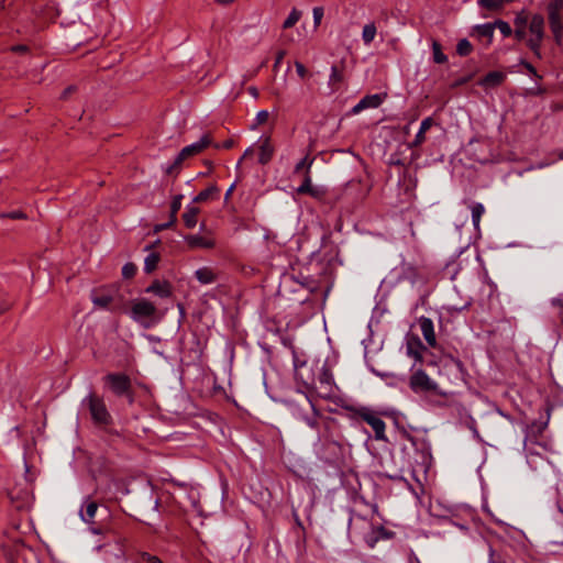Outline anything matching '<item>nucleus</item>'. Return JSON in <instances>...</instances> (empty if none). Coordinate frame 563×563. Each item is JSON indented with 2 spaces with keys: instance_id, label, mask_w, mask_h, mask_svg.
<instances>
[{
  "instance_id": "nucleus-1",
  "label": "nucleus",
  "mask_w": 563,
  "mask_h": 563,
  "mask_svg": "<svg viewBox=\"0 0 563 563\" xmlns=\"http://www.w3.org/2000/svg\"><path fill=\"white\" fill-rule=\"evenodd\" d=\"M332 273L330 260L324 262L312 254L308 263L292 268L291 278L307 288L314 300L324 301L332 286Z\"/></svg>"
},
{
  "instance_id": "nucleus-2",
  "label": "nucleus",
  "mask_w": 563,
  "mask_h": 563,
  "mask_svg": "<svg viewBox=\"0 0 563 563\" xmlns=\"http://www.w3.org/2000/svg\"><path fill=\"white\" fill-rule=\"evenodd\" d=\"M81 519L89 525L93 534H113L117 538V523L106 505H100L88 497L85 507L80 509Z\"/></svg>"
},
{
  "instance_id": "nucleus-3",
  "label": "nucleus",
  "mask_w": 563,
  "mask_h": 563,
  "mask_svg": "<svg viewBox=\"0 0 563 563\" xmlns=\"http://www.w3.org/2000/svg\"><path fill=\"white\" fill-rule=\"evenodd\" d=\"M338 426V422L334 418L327 417L323 422V443L319 454L320 460L324 463L334 465L338 464L340 460L343 457V446L342 444L332 439L331 431L333 428Z\"/></svg>"
},
{
  "instance_id": "nucleus-4",
  "label": "nucleus",
  "mask_w": 563,
  "mask_h": 563,
  "mask_svg": "<svg viewBox=\"0 0 563 563\" xmlns=\"http://www.w3.org/2000/svg\"><path fill=\"white\" fill-rule=\"evenodd\" d=\"M104 385L118 398H125L129 405L135 402V391L131 377L125 373H109L103 377Z\"/></svg>"
},
{
  "instance_id": "nucleus-5",
  "label": "nucleus",
  "mask_w": 563,
  "mask_h": 563,
  "mask_svg": "<svg viewBox=\"0 0 563 563\" xmlns=\"http://www.w3.org/2000/svg\"><path fill=\"white\" fill-rule=\"evenodd\" d=\"M131 303L129 310L131 318L143 328L148 329L159 320V317L156 316L157 308L152 301L141 298L131 301Z\"/></svg>"
},
{
  "instance_id": "nucleus-6",
  "label": "nucleus",
  "mask_w": 563,
  "mask_h": 563,
  "mask_svg": "<svg viewBox=\"0 0 563 563\" xmlns=\"http://www.w3.org/2000/svg\"><path fill=\"white\" fill-rule=\"evenodd\" d=\"M317 369H319V361L309 363L307 361H302L298 363L295 362V378L299 385H301L307 395L312 396L316 389V374Z\"/></svg>"
},
{
  "instance_id": "nucleus-7",
  "label": "nucleus",
  "mask_w": 563,
  "mask_h": 563,
  "mask_svg": "<svg viewBox=\"0 0 563 563\" xmlns=\"http://www.w3.org/2000/svg\"><path fill=\"white\" fill-rule=\"evenodd\" d=\"M88 409L91 415L92 422L98 426H109L112 423V417L101 397L96 393H90L87 397Z\"/></svg>"
},
{
  "instance_id": "nucleus-8",
  "label": "nucleus",
  "mask_w": 563,
  "mask_h": 563,
  "mask_svg": "<svg viewBox=\"0 0 563 563\" xmlns=\"http://www.w3.org/2000/svg\"><path fill=\"white\" fill-rule=\"evenodd\" d=\"M550 417V408L547 409V419L544 421L534 420L525 429L523 448H533L542 442H549L544 439L543 432L548 428Z\"/></svg>"
},
{
  "instance_id": "nucleus-9",
  "label": "nucleus",
  "mask_w": 563,
  "mask_h": 563,
  "mask_svg": "<svg viewBox=\"0 0 563 563\" xmlns=\"http://www.w3.org/2000/svg\"><path fill=\"white\" fill-rule=\"evenodd\" d=\"M529 31L531 33V37L528 40L527 45L533 54L540 58L541 43L544 37V18L541 14L532 15L529 23Z\"/></svg>"
},
{
  "instance_id": "nucleus-10",
  "label": "nucleus",
  "mask_w": 563,
  "mask_h": 563,
  "mask_svg": "<svg viewBox=\"0 0 563 563\" xmlns=\"http://www.w3.org/2000/svg\"><path fill=\"white\" fill-rule=\"evenodd\" d=\"M345 408L347 410L353 411L363 421H365L367 424H369L373 428V430L375 432L376 440H386L385 422L379 417L375 416L371 409H368L367 407H361L358 409H355L352 406H347Z\"/></svg>"
},
{
  "instance_id": "nucleus-11",
  "label": "nucleus",
  "mask_w": 563,
  "mask_h": 563,
  "mask_svg": "<svg viewBox=\"0 0 563 563\" xmlns=\"http://www.w3.org/2000/svg\"><path fill=\"white\" fill-rule=\"evenodd\" d=\"M407 354L415 358L416 362L423 364L426 355L432 356V353L423 345L420 338L416 334L408 333L406 335Z\"/></svg>"
},
{
  "instance_id": "nucleus-12",
  "label": "nucleus",
  "mask_w": 563,
  "mask_h": 563,
  "mask_svg": "<svg viewBox=\"0 0 563 563\" xmlns=\"http://www.w3.org/2000/svg\"><path fill=\"white\" fill-rule=\"evenodd\" d=\"M409 386L415 393L435 391L438 389V385L422 369H418L410 376Z\"/></svg>"
},
{
  "instance_id": "nucleus-13",
  "label": "nucleus",
  "mask_w": 563,
  "mask_h": 563,
  "mask_svg": "<svg viewBox=\"0 0 563 563\" xmlns=\"http://www.w3.org/2000/svg\"><path fill=\"white\" fill-rule=\"evenodd\" d=\"M526 459L530 467L537 468L539 462L544 460V453H553L551 442H542L540 445H533V448H523Z\"/></svg>"
},
{
  "instance_id": "nucleus-14",
  "label": "nucleus",
  "mask_w": 563,
  "mask_h": 563,
  "mask_svg": "<svg viewBox=\"0 0 563 563\" xmlns=\"http://www.w3.org/2000/svg\"><path fill=\"white\" fill-rule=\"evenodd\" d=\"M91 300L95 306L112 312L113 298H112L111 285H104V286L95 288L91 291Z\"/></svg>"
},
{
  "instance_id": "nucleus-15",
  "label": "nucleus",
  "mask_w": 563,
  "mask_h": 563,
  "mask_svg": "<svg viewBox=\"0 0 563 563\" xmlns=\"http://www.w3.org/2000/svg\"><path fill=\"white\" fill-rule=\"evenodd\" d=\"M563 4L562 0H555L554 2H551L549 4V23L551 31L556 40V42H560L561 40V32H562V21H561V14L560 10Z\"/></svg>"
},
{
  "instance_id": "nucleus-16",
  "label": "nucleus",
  "mask_w": 563,
  "mask_h": 563,
  "mask_svg": "<svg viewBox=\"0 0 563 563\" xmlns=\"http://www.w3.org/2000/svg\"><path fill=\"white\" fill-rule=\"evenodd\" d=\"M212 145L211 133H205L200 140L194 144L185 146L179 153L186 158L194 157L202 153L207 147Z\"/></svg>"
},
{
  "instance_id": "nucleus-17",
  "label": "nucleus",
  "mask_w": 563,
  "mask_h": 563,
  "mask_svg": "<svg viewBox=\"0 0 563 563\" xmlns=\"http://www.w3.org/2000/svg\"><path fill=\"white\" fill-rule=\"evenodd\" d=\"M388 97V93L387 92H380V93H375V95H366L365 97H363L360 102L357 104H355L352 110H351V113L352 114H357L360 113L361 111L367 109V108H378L384 101L385 99Z\"/></svg>"
},
{
  "instance_id": "nucleus-18",
  "label": "nucleus",
  "mask_w": 563,
  "mask_h": 563,
  "mask_svg": "<svg viewBox=\"0 0 563 563\" xmlns=\"http://www.w3.org/2000/svg\"><path fill=\"white\" fill-rule=\"evenodd\" d=\"M121 285L119 283L111 284L112 291V312L113 313H128L130 301L125 299L124 295L120 292Z\"/></svg>"
},
{
  "instance_id": "nucleus-19",
  "label": "nucleus",
  "mask_w": 563,
  "mask_h": 563,
  "mask_svg": "<svg viewBox=\"0 0 563 563\" xmlns=\"http://www.w3.org/2000/svg\"><path fill=\"white\" fill-rule=\"evenodd\" d=\"M173 285L169 280L154 279L151 285L145 289L147 294H154L159 298H169L173 296Z\"/></svg>"
},
{
  "instance_id": "nucleus-20",
  "label": "nucleus",
  "mask_w": 563,
  "mask_h": 563,
  "mask_svg": "<svg viewBox=\"0 0 563 563\" xmlns=\"http://www.w3.org/2000/svg\"><path fill=\"white\" fill-rule=\"evenodd\" d=\"M345 65L344 60H340V63L332 65L331 67V75L329 78V85L332 88L333 91H338L345 79Z\"/></svg>"
},
{
  "instance_id": "nucleus-21",
  "label": "nucleus",
  "mask_w": 563,
  "mask_h": 563,
  "mask_svg": "<svg viewBox=\"0 0 563 563\" xmlns=\"http://www.w3.org/2000/svg\"><path fill=\"white\" fill-rule=\"evenodd\" d=\"M406 440L410 441L415 450L421 455V462L429 463L432 459L431 449L429 443L423 439H418L409 433V438Z\"/></svg>"
},
{
  "instance_id": "nucleus-22",
  "label": "nucleus",
  "mask_w": 563,
  "mask_h": 563,
  "mask_svg": "<svg viewBox=\"0 0 563 563\" xmlns=\"http://www.w3.org/2000/svg\"><path fill=\"white\" fill-rule=\"evenodd\" d=\"M394 532L386 529L384 526H378L372 529V531L365 537V542L369 548H374L380 539H390L394 537Z\"/></svg>"
},
{
  "instance_id": "nucleus-23",
  "label": "nucleus",
  "mask_w": 563,
  "mask_h": 563,
  "mask_svg": "<svg viewBox=\"0 0 563 563\" xmlns=\"http://www.w3.org/2000/svg\"><path fill=\"white\" fill-rule=\"evenodd\" d=\"M419 323H420L422 335H423L424 340L431 347L435 349L438 343H437V338H435L432 320L427 317H421L419 319Z\"/></svg>"
},
{
  "instance_id": "nucleus-24",
  "label": "nucleus",
  "mask_w": 563,
  "mask_h": 563,
  "mask_svg": "<svg viewBox=\"0 0 563 563\" xmlns=\"http://www.w3.org/2000/svg\"><path fill=\"white\" fill-rule=\"evenodd\" d=\"M184 239L190 250L213 249L216 246L214 240L206 239L201 235L187 234Z\"/></svg>"
},
{
  "instance_id": "nucleus-25",
  "label": "nucleus",
  "mask_w": 563,
  "mask_h": 563,
  "mask_svg": "<svg viewBox=\"0 0 563 563\" xmlns=\"http://www.w3.org/2000/svg\"><path fill=\"white\" fill-rule=\"evenodd\" d=\"M470 35L472 37H476L478 41L485 37V44L488 45L493 40V22H487L485 24H478L473 26Z\"/></svg>"
},
{
  "instance_id": "nucleus-26",
  "label": "nucleus",
  "mask_w": 563,
  "mask_h": 563,
  "mask_svg": "<svg viewBox=\"0 0 563 563\" xmlns=\"http://www.w3.org/2000/svg\"><path fill=\"white\" fill-rule=\"evenodd\" d=\"M271 141V136H265L262 145L260 146L258 163L263 166L267 165L272 161L275 152Z\"/></svg>"
},
{
  "instance_id": "nucleus-27",
  "label": "nucleus",
  "mask_w": 563,
  "mask_h": 563,
  "mask_svg": "<svg viewBox=\"0 0 563 563\" xmlns=\"http://www.w3.org/2000/svg\"><path fill=\"white\" fill-rule=\"evenodd\" d=\"M200 208L195 206H188L187 210L183 213L181 218L184 224L187 229H192L196 227L198 222V214L200 213Z\"/></svg>"
},
{
  "instance_id": "nucleus-28",
  "label": "nucleus",
  "mask_w": 563,
  "mask_h": 563,
  "mask_svg": "<svg viewBox=\"0 0 563 563\" xmlns=\"http://www.w3.org/2000/svg\"><path fill=\"white\" fill-rule=\"evenodd\" d=\"M220 189L216 184H211L206 189L201 190L196 197H194V203H202L208 201L209 199H214L219 194Z\"/></svg>"
},
{
  "instance_id": "nucleus-29",
  "label": "nucleus",
  "mask_w": 563,
  "mask_h": 563,
  "mask_svg": "<svg viewBox=\"0 0 563 563\" xmlns=\"http://www.w3.org/2000/svg\"><path fill=\"white\" fill-rule=\"evenodd\" d=\"M195 276L201 284H211L218 278L217 274L210 267H201L197 269Z\"/></svg>"
},
{
  "instance_id": "nucleus-30",
  "label": "nucleus",
  "mask_w": 563,
  "mask_h": 563,
  "mask_svg": "<svg viewBox=\"0 0 563 563\" xmlns=\"http://www.w3.org/2000/svg\"><path fill=\"white\" fill-rule=\"evenodd\" d=\"M317 373H319L318 379H319L320 384H322V385L325 384L329 386H331L333 384L332 372H331V368L327 365V363H323V364L319 363V369H317Z\"/></svg>"
},
{
  "instance_id": "nucleus-31",
  "label": "nucleus",
  "mask_w": 563,
  "mask_h": 563,
  "mask_svg": "<svg viewBox=\"0 0 563 563\" xmlns=\"http://www.w3.org/2000/svg\"><path fill=\"white\" fill-rule=\"evenodd\" d=\"M310 167H311V162L308 163L307 170L305 172L303 180H302L301 185L296 190L298 195H308L314 187L311 184Z\"/></svg>"
},
{
  "instance_id": "nucleus-32",
  "label": "nucleus",
  "mask_w": 563,
  "mask_h": 563,
  "mask_svg": "<svg viewBox=\"0 0 563 563\" xmlns=\"http://www.w3.org/2000/svg\"><path fill=\"white\" fill-rule=\"evenodd\" d=\"M161 261V254L157 252L150 253L144 263V272L146 274H152L154 271H156L157 265Z\"/></svg>"
},
{
  "instance_id": "nucleus-33",
  "label": "nucleus",
  "mask_w": 563,
  "mask_h": 563,
  "mask_svg": "<svg viewBox=\"0 0 563 563\" xmlns=\"http://www.w3.org/2000/svg\"><path fill=\"white\" fill-rule=\"evenodd\" d=\"M185 161L186 158L180 153H178L173 164L166 168V174L174 175L175 177H177L181 170V166Z\"/></svg>"
},
{
  "instance_id": "nucleus-34",
  "label": "nucleus",
  "mask_w": 563,
  "mask_h": 563,
  "mask_svg": "<svg viewBox=\"0 0 563 563\" xmlns=\"http://www.w3.org/2000/svg\"><path fill=\"white\" fill-rule=\"evenodd\" d=\"M473 52V45L467 38H462L457 42L456 53L462 57L468 56Z\"/></svg>"
},
{
  "instance_id": "nucleus-35",
  "label": "nucleus",
  "mask_w": 563,
  "mask_h": 563,
  "mask_svg": "<svg viewBox=\"0 0 563 563\" xmlns=\"http://www.w3.org/2000/svg\"><path fill=\"white\" fill-rule=\"evenodd\" d=\"M432 49L434 63L443 64L448 60V56L442 52V46L438 41H433Z\"/></svg>"
},
{
  "instance_id": "nucleus-36",
  "label": "nucleus",
  "mask_w": 563,
  "mask_h": 563,
  "mask_svg": "<svg viewBox=\"0 0 563 563\" xmlns=\"http://www.w3.org/2000/svg\"><path fill=\"white\" fill-rule=\"evenodd\" d=\"M375 35H376V26L373 22L369 24H366L363 27L362 37L366 44H369L374 40Z\"/></svg>"
},
{
  "instance_id": "nucleus-37",
  "label": "nucleus",
  "mask_w": 563,
  "mask_h": 563,
  "mask_svg": "<svg viewBox=\"0 0 563 563\" xmlns=\"http://www.w3.org/2000/svg\"><path fill=\"white\" fill-rule=\"evenodd\" d=\"M300 16H301V12L299 10H297L296 8H294L291 10V12L289 13L288 18L284 21L283 29L286 30V29L292 27L298 22Z\"/></svg>"
},
{
  "instance_id": "nucleus-38",
  "label": "nucleus",
  "mask_w": 563,
  "mask_h": 563,
  "mask_svg": "<svg viewBox=\"0 0 563 563\" xmlns=\"http://www.w3.org/2000/svg\"><path fill=\"white\" fill-rule=\"evenodd\" d=\"M484 213V206L482 203H474L472 206V221L475 228H478L479 220Z\"/></svg>"
},
{
  "instance_id": "nucleus-39",
  "label": "nucleus",
  "mask_w": 563,
  "mask_h": 563,
  "mask_svg": "<svg viewBox=\"0 0 563 563\" xmlns=\"http://www.w3.org/2000/svg\"><path fill=\"white\" fill-rule=\"evenodd\" d=\"M1 219H10V220H26L27 214L22 210H14L9 212L0 213Z\"/></svg>"
},
{
  "instance_id": "nucleus-40",
  "label": "nucleus",
  "mask_w": 563,
  "mask_h": 563,
  "mask_svg": "<svg viewBox=\"0 0 563 563\" xmlns=\"http://www.w3.org/2000/svg\"><path fill=\"white\" fill-rule=\"evenodd\" d=\"M137 272V267L134 263L128 262L122 267V276L125 279H132Z\"/></svg>"
},
{
  "instance_id": "nucleus-41",
  "label": "nucleus",
  "mask_w": 563,
  "mask_h": 563,
  "mask_svg": "<svg viewBox=\"0 0 563 563\" xmlns=\"http://www.w3.org/2000/svg\"><path fill=\"white\" fill-rule=\"evenodd\" d=\"M328 195V190L323 187H313L312 190L308 194V196L312 197L313 199L323 202L325 200V197Z\"/></svg>"
},
{
  "instance_id": "nucleus-42",
  "label": "nucleus",
  "mask_w": 563,
  "mask_h": 563,
  "mask_svg": "<svg viewBox=\"0 0 563 563\" xmlns=\"http://www.w3.org/2000/svg\"><path fill=\"white\" fill-rule=\"evenodd\" d=\"M495 29H498L504 37L509 36L512 33L511 26L509 23L503 20H495Z\"/></svg>"
},
{
  "instance_id": "nucleus-43",
  "label": "nucleus",
  "mask_w": 563,
  "mask_h": 563,
  "mask_svg": "<svg viewBox=\"0 0 563 563\" xmlns=\"http://www.w3.org/2000/svg\"><path fill=\"white\" fill-rule=\"evenodd\" d=\"M141 498H142V501L144 504H146L147 506L155 505V507H157V505H158V499L154 498V494L151 489L144 490L141 495Z\"/></svg>"
},
{
  "instance_id": "nucleus-44",
  "label": "nucleus",
  "mask_w": 563,
  "mask_h": 563,
  "mask_svg": "<svg viewBox=\"0 0 563 563\" xmlns=\"http://www.w3.org/2000/svg\"><path fill=\"white\" fill-rule=\"evenodd\" d=\"M78 91V86L77 85H69L68 87H66L63 92L60 93V97L59 99L60 100H68L70 98L71 95L76 93Z\"/></svg>"
},
{
  "instance_id": "nucleus-45",
  "label": "nucleus",
  "mask_w": 563,
  "mask_h": 563,
  "mask_svg": "<svg viewBox=\"0 0 563 563\" xmlns=\"http://www.w3.org/2000/svg\"><path fill=\"white\" fill-rule=\"evenodd\" d=\"M183 198H184V196L181 194L175 195L172 199L169 211L178 213V211L181 208Z\"/></svg>"
},
{
  "instance_id": "nucleus-46",
  "label": "nucleus",
  "mask_w": 563,
  "mask_h": 563,
  "mask_svg": "<svg viewBox=\"0 0 563 563\" xmlns=\"http://www.w3.org/2000/svg\"><path fill=\"white\" fill-rule=\"evenodd\" d=\"M426 141V132L419 129L415 140L408 145L410 148L418 147Z\"/></svg>"
},
{
  "instance_id": "nucleus-47",
  "label": "nucleus",
  "mask_w": 563,
  "mask_h": 563,
  "mask_svg": "<svg viewBox=\"0 0 563 563\" xmlns=\"http://www.w3.org/2000/svg\"><path fill=\"white\" fill-rule=\"evenodd\" d=\"M140 556L141 560L145 563H163V561L157 555H153L148 552H142Z\"/></svg>"
},
{
  "instance_id": "nucleus-48",
  "label": "nucleus",
  "mask_w": 563,
  "mask_h": 563,
  "mask_svg": "<svg viewBox=\"0 0 563 563\" xmlns=\"http://www.w3.org/2000/svg\"><path fill=\"white\" fill-rule=\"evenodd\" d=\"M477 85L484 86L486 89L493 88V70H489Z\"/></svg>"
},
{
  "instance_id": "nucleus-49",
  "label": "nucleus",
  "mask_w": 563,
  "mask_h": 563,
  "mask_svg": "<svg viewBox=\"0 0 563 563\" xmlns=\"http://www.w3.org/2000/svg\"><path fill=\"white\" fill-rule=\"evenodd\" d=\"M269 118V113L266 110H262L256 115V123L252 126V129H255L260 124H264L267 122Z\"/></svg>"
},
{
  "instance_id": "nucleus-50",
  "label": "nucleus",
  "mask_w": 563,
  "mask_h": 563,
  "mask_svg": "<svg viewBox=\"0 0 563 563\" xmlns=\"http://www.w3.org/2000/svg\"><path fill=\"white\" fill-rule=\"evenodd\" d=\"M323 13L324 11L322 7L313 8V22L316 27L320 25L321 20L323 18Z\"/></svg>"
},
{
  "instance_id": "nucleus-51",
  "label": "nucleus",
  "mask_w": 563,
  "mask_h": 563,
  "mask_svg": "<svg viewBox=\"0 0 563 563\" xmlns=\"http://www.w3.org/2000/svg\"><path fill=\"white\" fill-rule=\"evenodd\" d=\"M473 76V74H468L466 76L457 78L454 82L451 84V88H457L463 85H466L468 81L472 80Z\"/></svg>"
},
{
  "instance_id": "nucleus-52",
  "label": "nucleus",
  "mask_w": 563,
  "mask_h": 563,
  "mask_svg": "<svg viewBox=\"0 0 563 563\" xmlns=\"http://www.w3.org/2000/svg\"><path fill=\"white\" fill-rule=\"evenodd\" d=\"M389 165H393V166H400V167H405L406 166V163L402 158H400L399 154L398 153H395L390 156V159L388 162Z\"/></svg>"
},
{
  "instance_id": "nucleus-53",
  "label": "nucleus",
  "mask_w": 563,
  "mask_h": 563,
  "mask_svg": "<svg viewBox=\"0 0 563 563\" xmlns=\"http://www.w3.org/2000/svg\"><path fill=\"white\" fill-rule=\"evenodd\" d=\"M309 162H313V158H309V155H306L297 165L295 166V172L298 173L301 169L307 170V166Z\"/></svg>"
},
{
  "instance_id": "nucleus-54",
  "label": "nucleus",
  "mask_w": 563,
  "mask_h": 563,
  "mask_svg": "<svg viewBox=\"0 0 563 563\" xmlns=\"http://www.w3.org/2000/svg\"><path fill=\"white\" fill-rule=\"evenodd\" d=\"M235 142L233 139H228L225 140L222 144H219V143H213L212 142V145L214 148H225V150H230L234 146Z\"/></svg>"
},
{
  "instance_id": "nucleus-55",
  "label": "nucleus",
  "mask_w": 563,
  "mask_h": 563,
  "mask_svg": "<svg viewBox=\"0 0 563 563\" xmlns=\"http://www.w3.org/2000/svg\"><path fill=\"white\" fill-rule=\"evenodd\" d=\"M551 306L559 309V316L563 319V299L561 298H552Z\"/></svg>"
},
{
  "instance_id": "nucleus-56",
  "label": "nucleus",
  "mask_w": 563,
  "mask_h": 563,
  "mask_svg": "<svg viewBox=\"0 0 563 563\" xmlns=\"http://www.w3.org/2000/svg\"><path fill=\"white\" fill-rule=\"evenodd\" d=\"M10 49H11V52L16 53V54H26L30 52V47L25 44L13 45V46H11Z\"/></svg>"
},
{
  "instance_id": "nucleus-57",
  "label": "nucleus",
  "mask_w": 563,
  "mask_h": 563,
  "mask_svg": "<svg viewBox=\"0 0 563 563\" xmlns=\"http://www.w3.org/2000/svg\"><path fill=\"white\" fill-rule=\"evenodd\" d=\"M311 407H312V410H313V412H314V416H316V417H313V418H311V419H307V423H308L310 427H312V428H318L319 422H318L317 417H319V416H320V412H319V410L316 408V406H314L313 404H311Z\"/></svg>"
},
{
  "instance_id": "nucleus-58",
  "label": "nucleus",
  "mask_w": 563,
  "mask_h": 563,
  "mask_svg": "<svg viewBox=\"0 0 563 563\" xmlns=\"http://www.w3.org/2000/svg\"><path fill=\"white\" fill-rule=\"evenodd\" d=\"M515 25H516V30H515V36L520 41L522 38H525L526 36V29L525 27H521L519 25V19H516L515 21Z\"/></svg>"
},
{
  "instance_id": "nucleus-59",
  "label": "nucleus",
  "mask_w": 563,
  "mask_h": 563,
  "mask_svg": "<svg viewBox=\"0 0 563 563\" xmlns=\"http://www.w3.org/2000/svg\"><path fill=\"white\" fill-rule=\"evenodd\" d=\"M395 427L404 439L409 438V431L401 424L397 418L394 420Z\"/></svg>"
},
{
  "instance_id": "nucleus-60",
  "label": "nucleus",
  "mask_w": 563,
  "mask_h": 563,
  "mask_svg": "<svg viewBox=\"0 0 563 563\" xmlns=\"http://www.w3.org/2000/svg\"><path fill=\"white\" fill-rule=\"evenodd\" d=\"M295 66H296V70H297V74L300 78H306V76L308 75V70L307 68L305 67V65L300 62H296L295 63Z\"/></svg>"
},
{
  "instance_id": "nucleus-61",
  "label": "nucleus",
  "mask_w": 563,
  "mask_h": 563,
  "mask_svg": "<svg viewBox=\"0 0 563 563\" xmlns=\"http://www.w3.org/2000/svg\"><path fill=\"white\" fill-rule=\"evenodd\" d=\"M203 165L208 167L207 172H201L198 174V177L209 176L213 170V162L210 159H203Z\"/></svg>"
},
{
  "instance_id": "nucleus-62",
  "label": "nucleus",
  "mask_w": 563,
  "mask_h": 563,
  "mask_svg": "<svg viewBox=\"0 0 563 563\" xmlns=\"http://www.w3.org/2000/svg\"><path fill=\"white\" fill-rule=\"evenodd\" d=\"M292 517H294V520H295V523H296L297 528L300 529L301 532H302V539L306 540L305 527H303L301 520L299 519V517H298V515H297V512L295 510L292 511Z\"/></svg>"
},
{
  "instance_id": "nucleus-63",
  "label": "nucleus",
  "mask_w": 563,
  "mask_h": 563,
  "mask_svg": "<svg viewBox=\"0 0 563 563\" xmlns=\"http://www.w3.org/2000/svg\"><path fill=\"white\" fill-rule=\"evenodd\" d=\"M433 123H434L433 119L431 117H428L422 120V122L420 124V130H422L423 132H427L433 125Z\"/></svg>"
},
{
  "instance_id": "nucleus-64",
  "label": "nucleus",
  "mask_w": 563,
  "mask_h": 563,
  "mask_svg": "<svg viewBox=\"0 0 563 563\" xmlns=\"http://www.w3.org/2000/svg\"><path fill=\"white\" fill-rule=\"evenodd\" d=\"M286 56V51L285 49H280L276 53V58H275V64H274V70L277 69L278 65L282 63V60L284 59V57Z\"/></svg>"
}]
</instances>
